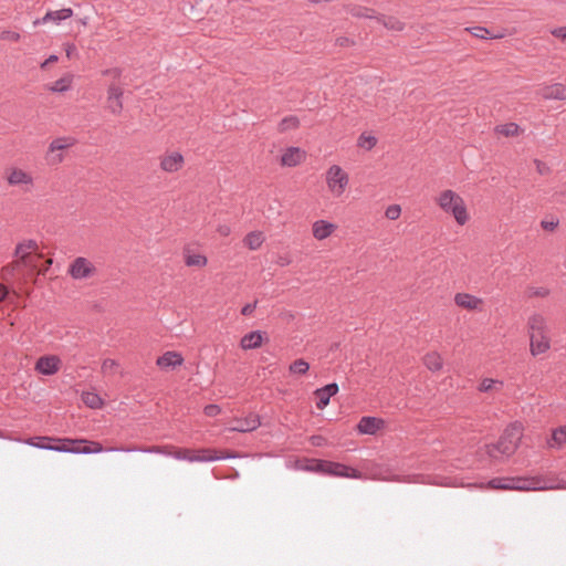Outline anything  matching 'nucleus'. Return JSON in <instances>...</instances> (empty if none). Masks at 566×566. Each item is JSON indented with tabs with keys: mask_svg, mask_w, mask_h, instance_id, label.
Masks as SVG:
<instances>
[{
	"mask_svg": "<svg viewBox=\"0 0 566 566\" xmlns=\"http://www.w3.org/2000/svg\"><path fill=\"white\" fill-rule=\"evenodd\" d=\"M106 451L116 452H135L140 451L145 453H156L163 454L166 457H171L177 460H185L189 462H211L219 459H224L226 457L218 455L216 450L212 449H200V450H191L186 448H175L172 446H153V447H112L106 449Z\"/></svg>",
	"mask_w": 566,
	"mask_h": 566,
	"instance_id": "f257e3e1",
	"label": "nucleus"
},
{
	"mask_svg": "<svg viewBox=\"0 0 566 566\" xmlns=\"http://www.w3.org/2000/svg\"><path fill=\"white\" fill-rule=\"evenodd\" d=\"M489 488L495 490L541 491L566 489V482L555 476L495 478L489 481Z\"/></svg>",
	"mask_w": 566,
	"mask_h": 566,
	"instance_id": "f03ea898",
	"label": "nucleus"
},
{
	"mask_svg": "<svg viewBox=\"0 0 566 566\" xmlns=\"http://www.w3.org/2000/svg\"><path fill=\"white\" fill-rule=\"evenodd\" d=\"M522 424L518 422H514L510 424L500 437L496 443L486 444V453L491 458H496V453H500L505 457L512 455L521 441L522 438Z\"/></svg>",
	"mask_w": 566,
	"mask_h": 566,
	"instance_id": "7ed1b4c3",
	"label": "nucleus"
},
{
	"mask_svg": "<svg viewBox=\"0 0 566 566\" xmlns=\"http://www.w3.org/2000/svg\"><path fill=\"white\" fill-rule=\"evenodd\" d=\"M438 205L444 212L452 213L455 221L460 226H463L468 221L469 216L467 212V207L464 205V201L454 191H452V190L442 191L438 198Z\"/></svg>",
	"mask_w": 566,
	"mask_h": 566,
	"instance_id": "20e7f679",
	"label": "nucleus"
},
{
	"mask_svg": "<svg viewBox=\"0 0 566 566\" xmlns=\"http://www.w3.org/2000/svg\"><path fill=\"white\" fill-rule=\"evenodd\" d=\"M316 471L334 475V476H344V478H352V479H360L361 473L348 465L338 463V462H332L326 460H321L316 463Z\"/></svg>",
	"mask_w": 566,
	"mask_h": 566,
	"instance_id": "39448f33",
	"label": "nucleus"
},
{
	"mask_svg": "<svg viewBox=\"0 0 566 566\" xmlns=\"http://www.w3.org/2000/svg\"><path fill=\"white\" fill-rule=\"evenodd\" d=\"M63 442L67 446L66 452L76 454H92L101 453L104 451L103 446L97 441H87L84 439L72 440L64 439Z\"/></svg>",
	"mask_w": 566,
	"mask_h": 566,
	"instance_id": "423d86ee",
	"label": "nucleus"
},
{
	"mask_svg": "<svg viewBox=\"0 0 566 566\" xmlns=\"http://www.w3.org/2000/svg\"><path fill=\"white\" fill-rule=\"evenodd\" d=\"M64 439L42 436V437H33L24 440V443L42 449V450H51L56 452H66L67 446L63 442Z\"/></svg>",
	"mask_w": 566,
	"mask_h": 566,
	"instance_id": "0eeeda50",
	"label": "nucleus"
},
{
	"mask_svg": "<svg viewBox=\"0 0 566 566\" xmlns=\"http://www.w3.org/2000/svg\"><path fill=\"white\" fill-rule=\"evenodd\" d=\"M326 180L328 188L333 192L340 195L348 184V176L339 166L333 165L327 170Z\"/></svg>",
	"mask_w": 566,
	"mask_h": 566,
	"instance_id": "6e6552de",
	"label": "nucleus"
},
{
	"mask_svg": "<svg viewBox=\"0 0 566 566\" xmlns=\"http://www.w3.org/2000/svg\"><path fill=\"white\" fill-rule=\"evenodd\" d=\"M96 272V268L86 258L77 256L69 266L67 273L74 280H84L91 277Z\"/></svg>",
	"mask_w": 566,
	"mask_h": 566,
	"instance_id": "1a4fd4ad",
	"label": "nucleus"
},
{
	"mask_svg": "<svg viewBox=\"0 0 566 566\" xmlns=\"http://www.w3.org/2000/svg\"><path fill=\"white\" fill-rule=\"evenodd\" d=\"M75 144V139L73 137H59L51 142L48 150V161L51 165H57L61 164L64 159V156L59 153L55 154L57 150H64L70 147H72Z\"/></svg>",
	"mask_w": 566,
	"mask_h": 566,
	"instance_id": "9d476101",
	"label": "nucleus"
},
{
	"mask_svg": "<svg viewBox=\"0 0 566 566\" xmlns=\"http://www.w3.org/2000/svg\"><path fill=\"white\" fill-rule=\"evenodd\" d=\"M124 91L118 82H112L107 88V107L113 114H119L123 109L122 97Z\"/></svg>",
	"mask_w": 566,
	"mask_h": 566,
	"instance_id": "9b49d317",
	"label": "nucleus"
},
{
	"mask_svg": "<svg viewBox=\"0 0 566 566\" xmlns=\"http://www.w3.org/2000/svg\"><path fill=\"white\" fill-rule=\"evenodd\" d=\"M61 360L57 356H42L36 360L35 370L42 375L51 376L59 371Z\"/></svg>",
	"mask_w": 566,
	"mask_h": 566,
	"instance_id": "f8f14e48",
	"label": "nucleus"
},
{
	"mask_svg": "<svg viewBox=\"0 0 566 566\" xmlns=\"http://www.w3.org/2000/svg\"><path fill=\"white\" fill-rule=\"evenodd\" d=\"M232 423V427L229 428L230 431L250 432L258 429L261 421L258 415L251 413L245 418H235Z\"/></svg>",
	"mask_w": 566,
	"mask_h": 566,
	"instance_id": "ddd939ff",
	"label": "nucleus"
},
{
	"mask_svg": "<svg viewBox=\"0 0 566 566\" xmlns=\"http://www.w3.org/2000/svg\"><path fill=\"white\" fill-rule=\"evenodd\" d=\"M338 392V385L336 382H331L322 388H317L314 391V396L316 397V407L319 410H323L333 396Z\"/></svg>",
	"mask_w": 566,
	"mask_h": 566,
	"instance_id": "4468645a",
	"label": "nucleus"
},
{
	"mask_svg": "<svg viewBox=\"0 0 566 566\" xmlns=\"http://www.w3.org/2000/svg\"><path fill=\"white\" fill-rule=\"evenodd\" d=\"M73 15V10L71 8H64L56 11H48L45 15L41 19H36L33 24H45L48 22H54L59 24L60 22L71 18Z\"/></svg>",
	"mask_w": 566,
	"mask_h": 566,
	"instance_id": "2eb2a0df",
	"label": "nucleus"
},
{
	"mask_svg": "<svg viewBox=\"0 0 566 566\" xmlns=\"http://www.w3.org/2000/svg\"><path fill=\"white\" fill-rule=\"evenodd\" d=\"M385 424V421L376 417H363L357 426V429L363 434H375Z\"/></svg>",
	"mask_w": 566,
	"mask_h": 566,
	"instance_id": "dca6fc26",
	"label": "nucleus"
},
{
	"mask_svg": "<svg viewBox=\"0 0 566 566\" xmlns=\"http://www.w3.org/2000/svg\"><path fill=\"white\" fill-rule=\"evenodd\" d=\"M7 181L10 186L31 185L33 178L20 168H11L7 172Z\"/></svg>",
	"mask_w": 566,
	"mask_h": 566,
	"instance_id": "f3484780",
	"label": "nucleus"
},
{
	"mask_svg": "<svg viewBox=\"0 0 566 566\" xmlns=\"http://www.w3.org/2000/svg\"><path fill=\"white\" fill-rule=\"evenodd\" d=\"M38 250V243L35 240H27L20 242L15 247L14 255L20 258L24 265H29L31 263L30 252Z\"/></svg>",
	"mask_w": 566,
	"mask_h": 566,
	"instance_id": "a211bd4d",
	"label": "nucleus"
},
{
	"mask_svg": "<svg viewBox=\"0 0 566 566\" xmlns=\"http://www.w3.org/2000/svg\"><path fill=\"white\" fill-rule=\"evenodd\" d=\"M264 334L265 333H263L261 331H252V332L245 334L244 336H242V338L240 340L241 348L244 350H248V349H256V348L261 347V345L263 343Z\"/></svg>",
	"mask_w": 566,
	"mask_h": 566,
	"instance_id": "6ab92c4d",
	"label": "nucleus"
},
{
	"mask_svg": "<svg viewBox=\"0 0 566 566\" xmlns=\"http://www.w3.org/2000/svg\"><path fill=\"white\" fill-rule=\"evenodd\" d=\"M541 95L545 99H566V85L562 83L546 85L541 90Z\"/></svg>",
	"mask_w": 566,
	"mask_h": 566,
	"instance_id": "aec40b11",
	"label": "nucleus"
},
{
	"mask_svg": "<svg viewBox=\"0 0 566 566\" xmlns=\"http://www.w3.org/2000/svg\"><path fill=\"white\" fill-rule=\"evenodd\" d=\"M184 157L180 153H171L161 158L160 167L167 172H175L182 166Z\"/></svg>",
	"mask_w": 566,
	"mask_h": 566,
	"instance_id": "412c9836",
	"label": "nucleus"
},
{
	"mask_svg": "<svg viewBox=\"0 0 566 566\" xmlns=\"http://www.w3.org/2000/svg\"><path fill=\"white\" fill-rule=\"evenodd\" d=\"M531 353L533 356L543 354L549 349V337L547 334H541L538 336L531 335L530 337Z\"/></svg>",
	"mask_w": 566,
	"mask_h": 566,
	"instance_id": "4be33fe9",
	"label": "nucleus"
},
{
	"mask_svg": "<svg viewBox=\"0 0 566 566\" xmlns=\"http://www.w3.org/2000/svg\"><path fill=\"white\" fill-rule=\"evenodd\" d=\"M184 363L182 356L177 352H166L157 358V365L160 368H176Z\"/></svg>",
	"mask_w": 566,
	"mask_h": 566,
	"instance_id": "5701e85b",
	"label": "nucleus"
},
{
	"mask_svg": "<svg viewBox=\"0 0 566 566\" xmlns=\"http://www.w3.org/2000/svg\"><path fill=\"white\" fill-rule=\"evenodd\" d=\"M335 228H336L335 224H333L328 221H325V220L315 221L313 224V235L317 240H324L333 233Z\"/></svg>",
	"mask_w": 566,
	"mask_h": 566,
	"instance_id": "b1692460",
	"label": "nucleus"
},
{
	"mask_svg": "<svg viewBox=\"0 0 566 566\" xmlns=\"http://www.w3.org/2000/svg\"><path fill=\"white\" fill-rule=\"evenodd\" d=\"M454 302L458 306L467 310H475L482 304V300L467 293H458L454 296Z\"/></svg>",
	"mask_w": 566,
	"mask_h": 566,
	"instance_id": "393cba45",
	"label": "nucleus"
},
{
	"mask_svg": "<svg viewBox=\"0 0 566 566\" xmlns=\"http://www.w3.org/2000/svg\"><path fill=\"white\" fill-rule=\"evenodd\" d=\"M528 332L530 336H538L541 334H547V325L545 318L539 314H534L528 318Z\"/></svg>",
	"mask_w": 566,
	"mask_h": 566,
	"instance_id": "a878e982",
	"label": "nucleus"
},
{
	"mask_svg": "<svg viewBox=\"0 0 566 566\" xmlns=\"http://www.w3.org/2000/svg\"><path fill=\"white\" fill-rule=\"evenodd\" d=\"M303 153L297 147L287 148L281 157V164L287 167H294L301 163Z\"/></svg>",
	"mask_w": 566,
	"mask_h": 566,
	"instance_id": "bb28decb",
	"label": "nucleus"
},
{
	"mask_svg": "<svg viewBox=\"0 0 566 566\" xmlns=\"http://www.w3.org/2000/svg\"><path fill=\"white\" fill-rule=\"evenodd\" d=\"M376 22L382 24L386 29L392 31H402L405 28V23L395 17H387L380 14L377 15Z\"/></svg>",
	"mask_w": 566,
	"mask_h": 566,
	"instance_id": "cd10ccee",
	"label": "nucleus"
},
{
	"mask_svg": "<svg viewBox=\"0 0 566 566\" xmlns=\"http://www.w3.org/2000/svg\"><path fill=\"white\" fill-rule=\"evenodd\" d=\"M23 265H24V264H23V262H22V260H21L20 258H19V260L13 261V262H11V263H9V264L4 265V266L1 269V277H2L4 281H7V282L12 281V280L15 277V275H17L18 271H19V270L21 269V266H23Z\"/></svg>",
	"mask_w": 566,
	"mask_h": 566,
	"instance_id": "c85d7f7f",
	"label": "nucleus"
},
{
	"mask_svg": "<svg viewBox=\"0 0 566 566\" xmlns=\"http://www.w3.org/2000/svg\"><path fill=\"white\" fill-rule=\"evenodd\" d=\"M551 448H560L566 443V427H558L553 430L551 440L547 441Z\"/></svg>",
	"mask_w": 566,
	"mask_h": 566,
	"instance_id": "c756f323",
	"label": "nucleus"
},
{
	"mask_svg": "<svg viewBox=\"0 0 566 566\" xmlns=\"http://www.w3.org/2000/svg\"><path fill=\"white\" fill-rule=\"evenodd\" d=\"M264 241L262 232L253 231L245 235L243 242L250 250H256Z\"/></svg>",
	"mask_w": 566,
	"mask_h": 566,
	"instance_id": "7c9ffc66",
	"label": "nucleus"
},
{
	"mask_svg": "<svg viewBox=\"0 0 566 566\" xmlns=\"http://www.w3.org/2000/svg\"><path fill=\"white\" fill-rule=\"evenodd\" d=\"M423 364L426 367L432 371L440 370L442 368V359L440 355L436 352L428 353L423 357Z\"/></svg>",
	"mask_w": 566,
	"mask_h": 566,
	"instance_id": "2f4dec72",
	"label": "nucleus"
},
{
	"mask_svg": "<svg viewBox=\"0 0 566 566\" xmlns=\"http://www.w3.org/2000/svg\"><path fill=\"white\" fill-rule=\"evenodd\" d=\"M82 401L92 409H98L103 406L102 398L97 394L91 391L82 394Z\"/></svg>",
	"mask_w": 566,
	"mask_h": 566,
	"instance_id": "473e14b6",
	"label": "nucleus"
},
{
	"mask_svg": "<svg viewBox=\"0 0 566 566\" xmlns=\"http://www.w3.org/2000/svg\"><path fill=\"white\" fill-rule=\"evenodd\" d=\"M465 31L470 32L472 35H474L479 39H500V38H502V34H492L484 27H471V28H467Z\"/></svg>",
	"mask_w": 566,
	"mask_h": 566,
	"instance_id": "72a5a7b5",
	"label": "nucleus"
},
{
	"mask_svg": "<svg viewBox=\"0 0 566 566\" xmlns=\"http://www.w3.org/2000/svg\"><path fill=\"white\" fill-rule=\"evenodd\" d=\"M72 77L64 76L55 81L52 85L49 86V90L54 93H62L67 91L71 87Z\"/></svg>",
	"mask_w": 566,
	"mask_h": 566,
	"instance_id": "f704fd0d",
	"label": "nucleus"
},
{
	"mask_svg": "<svg viewBox=\"0 0 566 566\" xmlns=\"http://www.w3.org/2000/svg\"><path fill=\"white\" fill-rule=\"evenodd\" d=\"M350 14L357 18H367V19H375L377 18V14L374 9L355 6L350 8Z\"/></svg>",
	"mask_w": 566,
	"mask_h": 566,
	"instance_id": "c9c22d12",
	"label": "nucleus"
},
{
	"mask_svg": "<svg viewBox=\"0 0 566 566\" xmlns=\"http://www.w3.org/2000/svg\"><path fill=\"white\" fill-rule=\"evenodd\" d=\"M308 369L310 364L302 358L294 360L289 367L290 373L295 375H305Z\"/></svg>",
	"mask_w": 566,
	"mask_h": 566,
	"instance_id": "e433bc0d",
	"label": "nucleus"
},
{
	"mask_svg": "<svg viewBox=\"0 0 566 566\" xmlns=\"http://www.w3.org/2000/svg\"><path fill=\"white\" fill-rule=\"evenodd\" d=\"M188 266H205L207 264V258L202 254H188L185 260Z\"/></svg>",
	"mask_w": 566,
	"mask_h": 566,
	"instance_id": "4c0bfd02",
	"label": "nucleus"
},
{
	"mask_svg": "<svg viewBox=\"0 0 566 566\" xmlns=\"http://www.w3.org/2000/svg\"><path fill=\"white\" fill-rule=\"evenodd\" d=\"M518 125L515 123H507L497 127V132L504 136H515L518 134Z\"/></svg>",
	"mask_w": 566,
	"mask_h": 566,
	"instance_id": "58836bf2",
	"label": "nucleus"
},
{
	"mask_svg": "<svg viewBox=\"0 0 566 566\" xmlns=\"http://www.w3.org/2000/svg\"><path fill=\"white\" fill-rule=\"evenodd\" d=\"M496 385L499 387H502L503 382L500 380L491 379V378H484L479 386V390L482 392H488V391L492 390L493 388H495Z\"/></svg>",
	"mask_w": 566,
	"mask_h": 566,
	"instance_id": "ea45409f",
	"label": "nucleus"
},
{
	"mask_svg": "<svg viewBox=\"0 0 566 566\" xmlns=\"http://www.w3.org/2000/svg\"><path fill=\"white\" fill-rule=\"evenodd\" d=\"M376 144H377V139L374 136H366L363 134L358 138V146L361 148H365L367 150H370L373 147L376 146Z\"/></svg>",
	"mask_w": 566,
	"mask_h": 566,
	"instance_id": "a19ab883",
	"label": "nucleus"
},
{
	"mask_svg": "<svg viewBox=\"0 0 566 566\" xmlns=\"http://www.w3.org/2000/svg\"><path fill=\"white\" fill-rule=\"evenodd\" d=\"M298 126V119L294 116L285 117L280 123V129L286 130L290 128H296Z\"/></svg>",
	"mask_w": 566,
	"mask_h": 566,
	"instance_id": "79ce46f5",
	"label": "nucleus"
},
{
	"mask_svg": "<svg viewBox=\"0 0 566 566\" xmlns=\"http://www.w3.org/2000/svg\"><path fill=\"white\" fill-rule=\"evenodd\" d=\"M401 208L399 205H391L387 207L385 216L389 220H397L400 217Z\"/></svg>",
	"mask_w": 566,
	"mask_h": 566,
	"instance_id": "37998d69",
	"label": "nucleus"
},
{
	"mask_svg": "<svg viewBox=\"0 0 566 566\" xmlns=\"http://www.w3.org/2000/svg\"><path fill=\"white\" fill-rule=\"evenodd\" d=\"M0 39L3 41L18 42L20 40V34L14 31L4 30L0 33Z\"/></svg>",
	"mask_w": 566,
	"mask_h": 566,
	"instance_id": "c03bdc74",
	"label": "nucleus"
},
{
	"mask_svg": "<svg viewBox=\"0 0 566 566\" xmlns=\"http://www.w3.org/2000/svg\"><path fill=\"white\" fill-rule=\"evenodd\" d=\"M104 76H109L113 78V82L119 81L122 76V70L118 67L106 69L102 72Z\"/></svg>",
	"mask_w": 566,
	"mask_h": 566,
	"instance_id": "a18cd8bd",
	"label": "nucleus"
},
{
	"mask_svg": "<svg viewBox=\"0 0 566 566\" xmlns=\"http://www.w3.org/2000/svg\"><path fill=\"white\" fill-rule=\"evenodd\" d=\"M548 294V290L545 287H530L527 291L528 297L539 296L544 297Z\"/></svg>",
	"mask_w": 566,
	"mask_h": 566,
	"instance_id": "49530a36",
	"label": "nucleus"
},
{
	"mask_svg": "<svg viewBox=\"0 0 566 566\" xmlns=\"http://www.w3.org/2000/svg\"><path fill=\"white\" fill-rule=\"evenodd\" d=\"M203 412L207 417H216L221 412V408L218 405H208L205 407Z\"/></svg>",
	"mask_w": 566,
	"mask_h": 566,
	"instance_id": "de8ad7c7",
	"label": "nucleus"
},
{
	"mask_svg": "<svg viewBox=\"0 0 566 566\" xmlns=\"http://www.w3.org/2000/svg\"><path fill=\"white\" fill-rule=\"evenodd\" d=\"M552 35L566 42V27L555 28L551 31Z\"/></svg>",
	"mask_w": 566,
	"mask_h": 566,
	"instance_id": "09e8293b",
	"label": "nucleus"
},
{
	"mask_svg": "<svg viewBox=\"0 0 566 566\" xmlns=\"http://www.w3.org/2000/svg\"><path fill=\"white\" fill-rule=\"evenodd\" d=\"M541 226L544 230L554 231L558 226V220H543Z\"/></svg>",
	"mask_w": 566,
	"mask_h": 566,
	"instance_id": "8fccbe9b",
	"label": "nucleus"
},
{
	"mask_svg": "<svg viewBox=\"0 0 566 566\" xmlns=\"http://www.w3.org/2000/svg\"><path fill=\"white\" fill-rule=\"evenodd\" d=\"M256 303H258V302L255 301V302H253V303H248V304H245V305L241 308V314H242V315H244V316H249V315H251V314L254 312L255 307H256Z\"/></svg>",
	"mask_w": 566,
	"mask_h": 566,
	"instance_id": "3c124183",
	"label": "nucleus"
},
{
	"mask_svg": "<svg viewBox=\"0 0 566 566\" xmlns=\"http://www.w3.org/2000/svg\"><path fill=\"white\" fill-rule=\"evenodd\" d=\"M116 365H117V364H116V361H115V360H113V359H105V360L103 361L102 369H103L104 371H107V370L113 369Z\"/></svg>",
	"mask_w": 566,
	"mask_h": 566,
	"instance_id": "603ef678",
	"label": "nucleus"
},
{
	"mask_svg": "<svg viewBox=\"0 0 566 566\" xmlns=\"http://www.w3.org/2000/svg\"><path fill=\"white\" fill-rule=\"evenodd\" d=\"M57 59L59 57L55 54L50 55L43 63H41V69H46L50 64L55 63Z\"/></svg>",
	"mask_w": 566,
	"mask_h": 566,
	"instance_id": "864d4df0",
	"label": "nucleus"
},
{
	"mask_svg": "<svg viewBox=\"0 0 566 566\" xmlns=\"http://www.w3.org/2000/svg\"><path fill=\"white\" fill-rule=\"evenodd\" d=\"M8 293H9L8 289L4 285L0 284V302L6 300Z\"/></svg>",
	"mask_w": 566,
	"mask_h": 566,
	"instance_id": "5fc2aeb1",
	"label": "nucleus"
},
{
	"mask_svg": "<svg viewBox=\"0 0 566 566\" xmlns=\"http://www.w3.org/2000/svg\"><path fill=\"white\" fill-rule=\"evenodd\" d=\"M290 263H291V260L287 256H280L279 260H277V264L281 265V266H285V265H287Z\"/></svg>",
	"mask_w": 566,
	"mask_h": 566,
	"instance_id": "6e6d98bb",
	"label": "nucleus"
},
{
	"mask_svg": "<svg viewBox=\"0 0 566 566\" xmlns=\"http://www.w3.org/2000/svg\"><path fill=\"white\" fill-rule=\"evenodd\" d=\"M76 53V46L74 44L69 45L66 49L67 57H72Z\"/></svg>",
	"mask_w": 566,
	"mask_h": 566,
	"instance_id": "4d7b16f0",
	"label": "nucleus"
},
{
	"mask_svg": "<svg viewBox=\"0 0 566 566\" xmlns=\"http://www.w3.org/2000/svg\"><path fill=\"white\" fill-rule=\"evenodd\" d=\"M349 39L348 38H338L337 39V44L340 45V46H345V45H348L349 44Z\"/></svg>",
	"mask_w": 566,
	"mask_h": 566,
	"instance_id": "13d9d810",
	"label": "nucleus"
},
{
	"mask_svg": "<svg viewBox=\"0 0 566 566\" xmlns=\"http://www.w3.org/2000/svg\"><path fill=\"white\" fill-rule=\"evenodd\" d=\"M313 439H315V440H316V442L314 441V444L319 446V440L322 439V437L316 436V437H314Z\"/></svg>",
	"mask_w": 566,
	"mask_h": 566,
	"instance_id": "bf43d9fd",
	"label": "nucleus"
},
{
	"mask_svg": "<svg viewBox=\"0 0 566 566\" xmlns=\"http://www.w3.org/2000/svg\"><path fill=\"white\" fill-rule=\"evenodd\" d=\"M313 439H315V440H316V442L314 441V444L319 446V440L322 439V437L316 436V437H314Z\"/></svg>",
	"mask_w": 566,
	"mask_h": 566,
	"instance_id": "052dcab7",
	"label": "nucleus"
},
{
	"mask_svg": "<svg viewBox=\"0 0 566 566\" xmlns=\"http://www.w3.org/2000/svg\"><path fill=\"white\" fill-rule=\"evenodd\" d=\"M313 439H315V440H316V442L314 441V444L319 446V440L322 439V437L316 436V437H314Z\"/></svg>",
	"mask_w": 566,
	"mask_h": 566,
	"instance_id": "680f3d73",
	"label": "nucleus"
},
{
	"mask_svg": "<svg viewBox=\"0 0 566 566\" xmlns=\"http://www.w3.org/2000/svg\"><path fill=\"white\" fill-rule=\"evenodd\" d=\"M222 233H223V234H227V233H228V230L222 229Z\"/></svg>",
	"mask_w": 566,
	"mask_h": 566,
	"instance_id": "e2e57ef3",
	"label": "nucleus"
},
{
	"mask_svg": "<svg viewBox=\"0 0 566 566\" xmlns=\"http://www.w3.org/2000/svg\"><path fill=\"white\" fill-rule=\"evenodd\" d=\"M222 233H223V234H227V233H228V230L222 229Z\"/></svg>",
	"mask_w": 566,
	"mask_h": 566,
	"instance_id": "0e129e2a",
	"label": "nucleus"
}]
</instances>
